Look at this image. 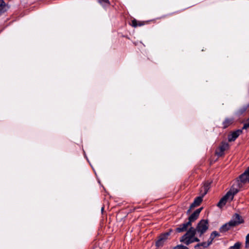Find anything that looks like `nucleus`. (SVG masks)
I'll return each instance as SVG.
<instances>
[{"label":"nucleus","instance_id":"17","mask_svg":"<svg viewBox=\"0 0 249 249\" xmlns=\"http://www.w3.org/2000/svg\"><path fill=\"white\" fill-rule=\"evenodd\" d=\"M7 6L3 0H0V14L7 10Z\"/></svg>","mask_w":249,"mask_h":249},{"label":"nucleus","instance_id":"26","mask_svg":"<svg viewBox=\"0 0 249 249\" xmlns=\"http://www.w3.org/2000/svg\"><path fill=\"white\" fill-rule=\"evenodd\" d=\"M199 247H200V243L199 244H197V245H196L195 246V249H198Z\"/></svg>","mask_w":249,"mask_h":249},{"label":"nucleus","instance_id":"27","mask_svg":"<svg viewBox=\"0 0 249 249\" xmlns=\"http://www.w3.org/2000/svg\"><path fill=\"white\" fill-rule=\"evenodd\" d=\"M192 209H191V206H190L189 209H188V211H187V214L190 213Z\"/></svg>","mask_w":249,"mask_h":249},{"label":"nucleus","instance_id":"24","mask_svg":"<svg viewBox=\"0 0 249 249\" xmlns=\"http://www.w3.org/2000/svg\"><path fill=\"white\" fill-rule=\"evenodd\" d=\"M246 248L249 246V233L247 235L246 239Z\"/></svg>","mask_w":249,"mask_h":249},{"label":"nucleus","instance_id":"18","mask_svg":"<svg viewBox=\"0 0 249 249\" xmlns=\"http://www.w3.org/2000/svg\"><path fill=\"white\" fill-rule=\"evenodd\" d=\"M219 236H220V234L216 231H213L211 233L209 239L212 243L213 241L216 237Z\"/></svg>","mask_w":249,"mask_h":249},{"label":"nucleus","instance_id":"12","mask_svg":"<svg viewBox=\"0 0 249 249\" xmlns=\"http://www.w3.org/2000/svg\"><path fill=\"white\" fill-rule=\"evenodd\" d=\"M249 111V103L245 104L240 107L236 111V114L240 116Z\"/></svg>","mask_w":249,"mask_h":249},{"label":"nucleus","instance_id":"29","mask_svg":"<svg viewBox=\"0 0 249 249\" xmlns=\"http://www.w3.org/2000/svg\"><path fill=\"white\" fill-rule=\"evenodd\" d=\"M203 192H205V189H203Z\"/></svg>","mask_w":249,"mask_h":249},{"label":"nucleus","instance_id":"6","mask_svg":"<svg viewBox=\"0 0 249 249\" xmlns=\"http://www.w3.org/2000/svg\"><path fill=\"white\" fill-rule=\"evenodd\" d=\"M229 148V144L227 142H222L215 151V154L218 157L224 155V151Z\"/></svg>","mask_w":249,"mask_h":249},{"label":"nucleus","instance_id":"28","mask_svg":"<svg viewBox=\"0 0 249 249\" xmlns=\"http://www.w3.org/2000/svg\"><path fill=\"white\" fill-rule=\"evenodd\" d=\"M104 210V207H102V209H101L102 211H103Z\"/></svg>","mask_w":249,"mask_h":249},{"label":"nucleus","instance_id":"14","mask_svg":"<svg viewBox=\"0 0 249 249\" xmlns=\"http://www.w3.org/2000/svg\"><path fill=\"white\" fill-rule=\"evenodd\" d=\"M228 200H230V197L229 196V195L226 194L217 203V206L221 208L225 206Z\"/></svg>","mask_w":249,"mask_h":249},{"label":"nucleus","instance_id":"2","mask_svg":"<svg viewBox=\"0 0 249 249\" xmlns=\"http://www.w3.org/2000/svg\"><path fill=\"white\" fill-rule=\"evenodd\" d=\"M196 232L195 228L191 227L186 233L180 237V242L183 243L186 245H189L191 244L193 237L195 236Z\"/></svg>","mask_w":249,"mask_h":249},{"label":"nucleus","instance_id":"20","mask_svg":"<svg viewBox=\"0 0 249 249\" xmlns=\"http://www.w3.org/2000/svg\"><path fill=\"white\" fill-rule=\"evenodd\" d=\"M212 243V242L209 239L207 242H203L201 243H200V246L203 247L204 248H205L209 247Z\"/></svg>","mask_w":249,"mask_h":249},{"label":"nucleus","instance_id":"23","mask_svg":"<svg viewBox=\"0 0 249 249\" xmlns=\"http://www.w3.org/2000/svg\"><path fill=\"white\" fill-rule=\"evenodd\" d=\"M248 128H249V118L248 119V120H247L246 123H244L243 127V129H247Z\"/></svg>","mask_w":249,"mask_h":249},{"label":"nucleus","instance_id":"22","mask_svg":"<svg viewBox=\"0 0 249 249\" xmlns=\"http://www.w3.org/2000/svg\"><path fill=\"white\" fill-rule=\"evenodd\" d=\"M174 249H189L186 246L182 245H178L174 248Z\"/></svg>","mask_w":249,"mask_h":249},{"label":"nucleus","instance_id":"15","mask_svg":"<svg viewBox=\"0 0 249 249\" xmlns=\"http://www.w3.org/2000/svg\"><path fill=\"white\" fill-rule=\"evenodd\" d=\"M234 122V119L232 118H227L222 123V128L225 129L228 126L231 125Z\"/></svg>","mask_w":249,"mask_h":249},{"label":"nucleus","instance_id":"7","mask_svg":"<svg viewBox=\"0 0 249 249\" xmlns=\"http://www.w3.org/2000/svg\"><path fill=\"white\" fill-rule=\"evenodd\" d=\"M172 231V230H169L167 232L161 234L160 236L158 241L156 242V246L157 247H161L163 246L164 243L168 239V236L170 235L171 232Z\"/></svg>","mask_w":249,"mask_h":249},{"label":"nucleus","instance_id":"13","mask_svg":"<svg viewBox=\"0 0 249 249\" xmlns=\"http://www.w3.org/2000/svg\"><path fill=\"white\" fill-rule=\"evenodd\" d=\"M204 196L200 195V196L196 197L194 202L191 204V209H193L196 207L199 206L203 200Z\"/></svg>","mask_w":249,"mask_h":249},{"label":"nucleus","instance_id":"25","mask_svg":"<svg viewBox=\"0 0 249 249\" xmlns=\"http://www.w3.org/2000/svg\"><path fill=\"white\" fill-rule=\"evenodd\" d=\"M199 239L197 238V237H196L195 236H193V239H192V240L191 241V243H193L194 242H199Z\"/></svg>","mask_w":249,"mask_h":249},{"label":"nucleus","instance_id":"3","mask_svg":"<svg viewBox=\"0 0 249 249\" xmlns=\"http://www.w3.org/2000/svg\"><path fill=\"white\" fill-rule=\"evenodd\" d=\"M209 228V223L208 220L202 219L200 220L197 224L196 228V232L197 231L199 233V236H201L204 233H205Z\"/></svg>","mask_w":249,"mask_h":249},{"label":"nucleus","instance_id":"10","mask_svg":"<svg viewBox=\"0 0 249 249\" xmlns=\"http://www.w3.org/2000/svg\"><path fill=\"white\" fill-rule=\"evenodd\" d=\"M242 133V129H237L236 131L232 132L230 135H229L228 141L229 142L234 141L238 137V136Z\"/></svg>","mask_w":249,"mask_h":249},{"label":"nucleus","instance_id":"9","mask_svg":"<svg viewBox=\"0 0 249 249\" xmlns=\"http://www.w3.org/2000/svg\"><path fill=\"white\" fill-rule=\"evenodd\" d=\"M203 208H200L199 209H196L188 218L189 222H190V223L192 224V222L196 221L201 211H202Z\"/></svg>","mask_w":249,"mask_h":249},{"label":"nucleus","instance_id":"5","mask_svg":"<svg viewBox=\"0 0 249 249\" xmlns=\"http://www.w3.org/2000/svg\"><path fill=\"white\" fill-rule=\"evenodd\" d=\"M242 188L241 185L238 183L236 181L232 185L231 189L226 194L229 195V196L230 197V200H233L234 196L236 195L239 191L240 188Z\"/></svg>","mask_w":249,"mask_h":249},{"label":"nucleus","instance_id":"16","mask_svg":"<svg viewBox=\"0 0 249 249\" xmlns=\"http://www.w3.org/2000/svg\"><path fill=\"white\" fill-rule=\"evenodd\" d=\"M148 22V21H139V20H136V19H134L132 20L131 25L133 27L136 28L138 26H143V25H145V24L147 23Z\"/></svg>","mask_w":249,"mask_h":249},{"label":"nucleus","instance_id":"19","mask_svg":"<svg viewBox=\"0 0 249 249\" xmlns=\"http://www.w3.org/2000/svg\"><path fill=\"white\" fill-rule=\"evenodd\" d=\"M98 2L104 7L108 6L110 5L109 0H98Z\"/></svg>","mask_w":249,"mask_h":249},{"label":"nucleus","instance_id":"21","mask_svg":"<svg viewBox=\"0 0 249 249\" xmlns=\"http://www.w3.org/2000/svg\"><path fill=\"white\" fill-rule=\"evenodd\" d=\"M241 245V243L237 242L233 246L231 247L229 249H240Z\"/></svg>","mask_w":249,"mask_h":249},{"label":"nucleus","instance_id":"4","mask_svg":"<svg viewBox=\"0 0 249 249\" xmlns=\"http://www.w3.org/2000/svg\"><path fill=\"white\" fill-rule=\"evenodd\" d=\"M236 181L241 185L242 187L246 183H249V167L239 177Z\"/></svg>","mask_w":249,"mask_h":249},{"label":"nucleus","instance_id":"1","mask_svg":"<svg viewBox=\"0 0 249 249\" xmlns=\"http://www.w3.org/2000/svg\"><path fill=\"white\" fill-rule=\"evenodd\" d=\"M244 223V220L238 213H235L232 217L231 220L228 223L222 225L219 229L221 232H225L231 228Z\"/></svg>","mask_w":249,"mask_h":249},{"label":"nucleus","instance_id":"11","mask_svg":"<svg viewBox=\"0 0 249 249\" xmlns=\"http://www.w3.org/2000/svg\"><path fill=\"white\" fill-rule=\"evenodd\" d=\"M192 224L190 222H187L186 223L180 224L178 227L176 229V231L177 232H182L187 231L189 227H191Z\"/></svg>","mask_w":249,"mask_h":249},{"label":"nucleus","instance_id":"8","mask_svg":"<svg viewBox=\"0 0 249 249\" xmlns=\"http://www.w3.org/2000/svg\"><path fill=\"white\" fill-rule=\"evenodd\" d=\"M212 182L207 181L204 183L203 186L200 189V193L201 195L205 196L208 193L209 190L211 188Z\"/></svg>","mask_w":249,"mask_h":249}]
</instances>
